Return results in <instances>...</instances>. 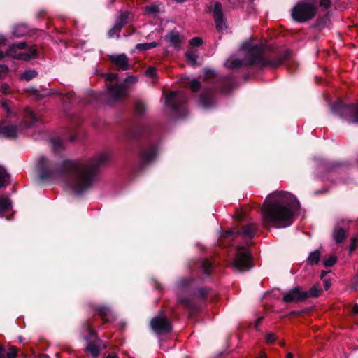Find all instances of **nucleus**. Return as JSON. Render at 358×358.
<instances>
[{"instance_id": "bb28decb", "label": "nucleus", "mask_w": 358, "mask_h": 358, "mask_svg": "<svg viewBox=\"0 0 358 358\" xmlns=\"http://www.w3.org/2000/svg\"><path fill=\"white\" fill-rule=\"evenodd\" d=\"M52 144L53 149L56 151H59L64 148L63 141L59 138L52 139Z\"/></svg>"}, {"instance_id": "13d9d810", "label": "nucleus", "mask_w": 358, "mask_h": 358, "mask_svg": "<svg viewBox=\"0 0 358 358\" xmlns=\"http://www.w3.org/2000/svg\"><path fill=\"white\" fill-rule=\"evenodd\" d=\"M106 358H118L116 355H109Z\"/></svg>"}, {"instance_id": "b1692460", "label": "nucleus", "mask_w": 358, "mask_h": 358, "mask_svg": "<svg viewBox=\"0 0 358 358\" xmlns=\"http://www.w3.org/2000/svg\"><path fill=\"white\" fill-rule=\"evenodd\" d=\"M8 179V173L3 166H0V188L6 183Z\"/></svg>"}, {"instance_id": "39448f33", "label": "nucleus", "mask_w": 358, "mask_h": 358, "mask_svg": "<svg viewBox=\"0 0 358 358\" xmlns=\"http://www.w3.org/2000/svg\"><path fill=\"white\" fill-rule=\"evenodd\" d=\"M315 12L316 6L312 1H303L294 6L292 15L294 20L302 22L313 18Z\"/></svg>"}, {"instance_id": "8fccbe9b", "label": "nucleus", "mask_w": 358, "mask_h": 358, "mask_svg": "<svg viewBox=\"0 0 358 358\" xmlns=\"http://www.w3.org/2000/svg\"><path fill=\"white\" fill-rule=\"evenodd\" d=\"M89 336L86 338L87 340H92L95 338V333L93 330L91 329L90 327H88Z\"/></svg>"}, {"instance_id": "79ce46f5", "label": "nucleus", "mask_w": 358, "mask_h": 358, "mask_svg": "<svg viewBox=\"0 0 358 358\" xmlns=\"http://www.w3.org/2000/svg\"><path fill=\"white\" fill-rule=\"evenodd\" d=\"M276 341L275 334L269 333L266 336V341L267 343H273Z\"/></svg>"}, {"instance_id": "cd10ccee", "label": "nucleus", "mask_w": 358, "mask_h": 358, "mask_svg": "<svg viewBox=\"0 0 358 358\" xmlns=\"http://www.w3.org/2000/svg\"><path fill=\"white\" fill-rule=\"evenodd\" d=\"M156 155V151L155 150H151L149 151H147L143 153V160L145 162H148L151 161L152 159H154L155 156Z\"/></svg>"}, {"instance_id": "c85d7f7f", "label": "nucleus", "mask_w": 358, "mask_h": 358, "mask_svg": "<svg viewBox=\"0 0 358 358\" xmlns=\"http://www.w3.org/2000/svg\"><path fill=\"white\" fill-rule=\"evenodd\" d=\"M185 83L188 85L194 92H196L200 87V83L195 79L188 80Z\"/></svg>"}, {"instance_id": "423d86ee", "label": "nucleus", "mask_w": 358, "mask_h": 358, "mask_svg": "<svg viewBox=\"0 0 358 358\" xmlns=\"http://www.w3.org/2000/svg\"><path fill=\"white\" fill-rule=\"evenodd\" d=\"M251 257L250 252L246 246H238L237 252L232 263L233 268L236 271H245L250 268Z\"/></svg>"}, {"instance_id": "bf43d9fd", "label": "nucleus", "mask_w": 358, "mask_h": 358, "mask_svg": "<svg viewBox=\"0 0 358 358\" xmlns=\"http://www.w3.org/2000/svg\"><path fill=\"white\" fill-rule=\"evenodd\" d=\"M293 354L292 353H287V355H286V358H293Z\"/></svg>"}, {"instance_id": "7c9ffc66", "label": "nucleus", "mask_w": 358, "mask_h": 358, "mask_svg": "<svg viewBox=\"0 0 358 358\" xmlns=\"http://www.w3.org/2000/svg\"><path fill=\"white\" fill-rule=\"evenodd\" d=\"M122 27V24H116L109 30L108 35L110 37H113L116 33L120 32Z\"/></svg>"}, {"instance_id": "58836bf2", "label": "nucleus", "mask_w": 358, "mask_h": 358, "mask_svg": "<svg viewBox=\"0 0 358 358\" xmlns=\"http://www.w3.org/2000/svg\"><path fill=\"white\" fill-rule=\"evenodd\" d=\"M201 43H202V39L199 37L193 38L189 41V44L192 46H199L201 45Z\"/></svg>"}, {"instance_id": "49530a36", "label": "nucleus", "mask_w": 358, "mask_h": 358, "mask_svg": "<svg viewBox=\"0 0 358 358\" xmlns=\"http://www.w3.org/2000/svg\"><path fill=\"white\" fill-rule=\"evenodd\" d=\"M146 75L150 77H154L156 75V70L155 68L150 67L146 71Z\"/></svg>"}, {"instance_id": "f8f14e48", "label": "nucleus", "mask_w": 358, "mask_h": 358, "mask_svg": "<svg viewBox=\"0 0 358 358\" xmlns=\"http://www.w3.org/2000/svg\"><path fill=\"white\" fill-rule=\"evenodd\" d=\"M151 327L157 334L167 333L171 330L170 323L162 313L151 320Z\"/></svg>"}, {"instance_id": "5fc2aeb1", "label": "nucleus", "mask_w": 358, "mask_h": 358, "mask_svg": "<svg viewBox=\"0 0 358 358\" xmlns=\"http://www.w3.org/2000/svg\"><path fill=\"white\" fill-rule=\"evenodd\" d=\"M352 311L353 314L358 313V305L357 304L354 306V307L352 308Z\"/></svg>"}, {"instance_id": "09e8293b", "label": "nucleus", "mask_w": 358, "mask_h": 358, "mask_svg": "<svg viewBox=\"0 0 358 358\" xmlns=\"http://www.w3.org/2000/svg\"><path fill=\"white\" fill-rule=\"evenodd\" d=\"M204 75L206 79L210 78L214 76V71L212 70H206Z\"/></svg>"}, {"instance_id": "6e6552de", "label": "nucleus", "mask_w": 358, "mask_h": 358, "mask_svg": "<svg viewBox=\"0 0 358 358\" xmlns=\"http://www.w3.org/2000/svg\"><path fill=\"white\" fill-rule=\"evenodd\" d=\"M187 97L182 92H171L165 98V105L176 113L185 110Z\"/></svg>"}, {"instance_id": "aec40b11", "label": "nucleus", "mask_w": 358, "mask_h": 358, "mask_svg": "<svg viewBox=\"0 0 358 358\" xmlns=\"http://www.w3.org/2000/svg\"><path fill=\"white\" fill-rule=\"evenodd\" d=\"M11 209V202L7 197L0 196V216Z\"/></svg>"}, {"instance_id": "c03bdc74", "label": "nucleus", "mask_w": 358, "mask_h": 358, "mask_svg": "<svg viewBox=\"0 0 358 358\" xmlns=\"http://www.w3.org/2000/svg\"><path fill=\"white\" fill-rule=\"evenodd\" d=\"M0 90L1 92L4 94H8L10 93V86L8 84H2Z\"/></svg>"}, {"instance_id": "f257e3e1", "label": "nucleus", "mask_w": 358, "mask_h": 358, "mask_svg": "<svg viewBox=\"0 0 358 358\" xmlns=\"http://www.w3.org/2000/svg\"><path fill=\"white\" fill-rule=\"evenodd\" d=\"M110 158V154L103 151L85 161L63 162L61 171L68 173L65 181L66 189L76 194L91 189L97 180L98 169L108 163Z\"/></svg>"}, {"instance_id": "680f3d73", "label": "nucleus", "mask_w": 358, "mask_h": 358, "mask_svg": "<svg viewBox=\"0 0 358 358\" xmlns=\"http://www.w3.org/2000/svg\"><path fill=\"white\" fill-rule=\"evenodd\" d=\"M4 57L3 51L0 49V60Z\"/></svg>"}, {"instance_id": "20e7f679", "label": "nucleus", "mask_w": 358, "mask_h": 358, "mask_svg": "<svg viewBox=\"0 0 358 358\" xmlns=\"http://www.w3.org/2000/svg\"><path fill=\"white\" fill-rule=\"evenodd\" d=\"M24 116L26 119L31 120V122H28L26 120L20 124L19 128L7 121L0 122V136L6 138H15L21 131L31 127V124L36 121L35 115L29 108L25 109Z\"/></svg>"}, {"instance_id": "e2e57ef3", "label": "nucleus", "mask_w": 358, "mask_h": 358, "mask_svg": "<svg viewBox=\"0 0 358 358\" xmlns=\"http://www.w3.org/2000/svg\"><path fill=\"white\" fill-rule=\"evenodd\" d=\"M180 301L181 303H185V304L187 305V307H189L188 303H186L185 301H183V300H182V299H180Z\"/></svg>"}, {"instance_id": "9b49d317", "label": "nucleus", "mask_w": 358, "mask_h": 358, "mask_svg": "<svg viewBox=\"0 0 358 358\" xmlns=\"http://www.w3.org/2000/svg\"><path fill=\"white\" fill-rule=\"evenodd\" d=\"M39 177L42 180L52 179L58 169L51 163L48 159L42 157L39 159L38 165Z\"/></svg>"}, {"instance_id": "052dcab7", "label": "nucleus", "mask_w": 358, "mask_h": 358, "mask_svg": "<svg viewBox=\"0 0 358 358\" xmlns=\"http://www.w3.org/2000/svg\"><path fill=\"white\" fill-rule=\"evenodd\" d=\"M355 285L358 287V273L357 274L355 277Z\"/></svg>"}, {"instance_id": "2f4dec72", "label": "nucleus", "mask_w": 358, "mask_h": 358, "mask_svg": "<svg viewBox=\"0 0 358 358\" xmlns=\"http://www.w3.org/2000/svg\"><path fill=\"white\" fill-rule=\"evenodd\" d=\"M201 268L206 274H209L211 268V264L207 259H203L201 264Z\"/></svg>"}, {"instance_id": "72a5a7b5", "label": "nucleus", "mask_w": 358, "mask_h": 358, "mask_svg": "<svg viewBox=\"0 0 358 358\" xmlns=\"http://www.w3.org/2000/svg\"><path fill=\"white\" fill-rule=\"evenodd\" d=\"M145 106L143 102L138 101L136 103V106H135L136 113H137L138 114H141L145 111Z\"/></svg>"}, {"instance_id": "6e6d98bb", "label": "nucleus", "mask_w": 358, "mask_h": 358, "mask_svg": "<svg viewBox=\"0 0 358 358\" xmlns=\"http://www.w3.org/2000/svg\"><path fill=\"white\" fill-rule=\"evenodd\" d=\"M266 354L264 352H262L256 358H266Z\"/></svg>"}, {"instance_id": "ea45409f", "label": "nucleus", "mask_w": 358, "mask_h": 358, "mask_svg": "<svg viewBox=\"0 0 358 358\" xmlns=\"http://www.w3.org/2000/svg\"><path fill=\"white\" fill-rule=\"evenodd\" d=\"M128 18V13H125L122 14L117 20L116 24H122V26L126 23L127 19Z\"/></svg>"}, {"instance_id": "3c124183", "label": "nucleus", "mask_w": 358, "mask_h": 358, "mask_svg": "<svg viewBox=\"0 0 358 358\" xmlns=\"http://www.w3.org/2000/svg\"><path fill=\"white\" fill-rule=\"evenodd\" d=\"M147 10L150 12V13H155L157 10V6H150V7H148L147 8Z\"/></svg>"}, {"instance_id": "7ed1b4c3", "label": "nucleus", "mask_w": 358, "mask_h": 358, "mask_svg": "<svg viewBox=\"0 0 358 358\" xmlns=\"http://www.w3.org/2000/svg\"><path fill=\"white\" fill-rule=\"evenodd\" d=\"M242 49L247 52L246 58L244 62L238 58L231 57L225 62L227 68H237L241 66L243 63L246 65H255L258 67L271 66H278L280 62H270L267 60L264 55V46L260 44L253 45L252 41L247 42L242 45Z\"/></svg>"}, {"instance_id": "1a4fd4ad", "label": "nucleus", "mask_w": 358, "mask_h": 358, "mask_svg": "<svg viewBox=\"0 0 358 358\" xmlns=\"http://www.w3.org/2000/svg\"><path fill=\"white\" fill-rule=\"evenodd\" d=\"M137 80V77L134 76H129L124 80L123 84H108L110 96L117 100L125 97L127 95V87L130 85L136 83Z\"/></svg>"}, {"instance_id": "0e129e2a", "label": "nucleus", "mask_w": 358, "mask_h": 358, "mask_svg": "<svg viewBox=\"0 0 358 358\" xmlns=\"http://www.w3.org/2000/svg\"><path fill=\"white\" fill-rule=\"evenodd\" d=\"M280 344L281 346H284L285 345V343L284 342H281Z\"/></svg>"}, {"instance_id": "a878e982", "label": "nucleus", "mask_w": 358, "mask_h": 358, "mask_svg": "<svg viewBox=\"0 0 358 358\" xmlns=\"http://www.w3.org/2000/svg\"><path fill=\"white\" fill-rule=\"evenodd\" d=\"M186 57L187 62L192 64V66H196V55L194 51H189L186 54Z\"/></svg>"}, {"instance_id": "c756f323", "label": "nucleus", "mask_w": 358, "mask_h": 358, "mask_svg": "<svg viewBox=\"0 0 358 358\" xmlns=\"http://www.w3.org/2000/svg\"><path fill=\"white\" fill-rule=\"evenodd\" d=\"M1 106L5 111L8 113H13L12 103L7 99H3L1 102Z\"/></svg>"}, {"instance_id": "de8ad7c7", "label": "nucleus", "mask_w": 358, "mask_h": 358, "mask_svg": "<svg viewBox=\"0 0 358 358\" xmlns=\"http://www.w3.org/2000/svg\"><path fill=\"white\" fill-rule=\"evenodd\" d=\"M320 6L324 7V8H328L331 6V1L330 0H321Z\"/></svg>"}, {"instance_id": "393cba45", "label": "nucleus", "mask_w": 358, "mask_h": 358, "mask_svg": "<svg viewBox=\"0 0 358 358\" xmlns=\"http://www.w3.org/2000/svg\"><path fill=\"white\" fill-rule=\"evenodd\" d=\"M156 42L137 44L136 48L140 50H147L157 46Z\"/></svg>"}, {"instance_id": "f03ea898", "label": "nucleus", "mask_w": 358, "mask_h": 358, "mask_svg": "<svg viewBox=\"0 0 358 358\" xmlns=\"http://www.w3.org/2000/svg\"><path fill=\"white\" fill-rule=\"evenodd\" d=\"M298 201L290 193L276 191L268 195L262 207L263 221L276 228L290 226Z\"/></svg>"}, {"instance_id": "c9c22d12", "label": "nucleus", "mask_w": 358, "mask_h": 358, "mask_svg": "<svg viewBox=\"0 0 358 358\" xmlns=\"http://www.w3.org/2000/svg\"><path fill=\"white\" fill-rule=\"evenodd\" d=\"M358 246V237L354 236L351 239V243L350 245V250L353 251L355 250L357 247Z\"/></svg>"}, {"instance_id": "a19ab883", "label": "nucleus", "mask_w": 358, "mask_h": 358, "mask_svg": "<svg viewBox=\"0 0 358 358\" xmlns=\"http://www.w3.org/2000/svg\"><path fill=\"white\" fill-rule=\"evenodd\" d=\"M17 29H22V31H20V32H17V29H15L13 31V34L16 37H20V36H23L25 34L26 29L23 26H20V27H17Z\"/></svg>"}, {"instance_id": "412c9836", "label": "nucleus", "mask_w": 358, "mask_h": 358, "mask_svg": "<svg viewBox=\"0 0 358 358\" xmlns=\"http://www.w3.org/2000/svg\"><path fill=\"white\" fill-rule=\"evenodd\" d=\"M201 104L204 108L210 107L213 105V99L208 94H203L201 98Z\"/></svg>"}, {"instance_id": "2eb2a0df", "label": "nucleus", "mask_w": 358, "mask_h": 358, "mask_svg": "<svg viewBox=\"0 0 358 358\" xmlns=\"http://www.w3.org/2000/svg\"><path fill=\"white\" fill-rule=\"evenodd\" d=\"M349 222L342 220H341L334 229L333 237L336 243H341L345 238L346 231L342 227L345 224Z\"/></svg>"}, {"instance_id": "e433bc0d", "label": "nucleus", "mask_w": 358, "mask_h": 358, "mask_svg": "<svg viewBox=\"0 0 358 358\" xmlns=\"http://www.w3.org/2000/svg\"><path fill=\"white\" fill-rule=\"evenodd\" d=\"M8 72V68L6 65H0V79L5 78Z\"/></svg>"}, {"instance_id": "f3484780", "label": "nucleus", "mask_w": 358, "mask_h": 358, "mask_svg": "<svg viewBox=\"0 0 358 358\" xmlns=\"http://www.w3.org/2000/svg\"><path fill=\"white\" fill-rule=\"evenodd\" d=\"M110 59L120 70H127L129 68L128 58L124 54L112 55Z\"/></svg>"}, {"instance_id": "6ab92c4d", "label": "nucleus", "mask_w": 358, "mask_h": 358, "mask_svg": "<svg viewBox=\"0 0 358 358\" xmlns=\"http://www.w3.org/2000/svg\"><path fill=\"white\" fill-rule=\"evenodd\" d=\"M256 230V226L253 224H250L244 226L238 234L244 238H251L254 236Z\"/></svg>"}, {"instance_id": "a211bd4d", "label": "nucleus", "mask_w": 358, "mask_h": 358, "mask_svg": "<svg viewBox=\"0 0 358 358\" xmlns=\"http://www.w3.org/2000/svg\"><path fill=\"white\" fill-rule=\"evenodd\" d=\"M101 348H106V345L105 344L102 345V342L101 341H97L96 342L89 343L85 350L90 353L92 357H96L99 355Z\"/></svg>"}, {"instance_id": "5701e85b", "label": "nucleus", "mask_w": 358, "mask_h": 358, "mask_svg": "<svg viewBox=\"0 0 358 358\" xmlns=\"http://www.w3.org/2000/svg\"><path fill=\"white\" fill-rule=\"evenodd\" d=\"M37 76V72L34 70H27L23 73L20 79L29 81Z\"/></svg>"}, {"instance_id": "4be33fe9", "label": "nucleus", "mask_w": 358, "mask_h": 358, "mask_svg": "<svg viewBox=\"0 0 358 358\" xmlns=\"http://www.w3.org/2000/svg\"><path fill=\"white\" fill-rule=\"evenodd\" d=\"M320 256V252L317 250H315L310 254L308 259V262L310 264H315L319 262Z\"/></svg>"}, {"instance_id": "0eeeda50", "label": "nucleus", "mask_w": 358, "mask_h": 358, "mask_svg": "<svg viewBox=\"0 0 358 358\" xmlns=\"http://www.w3.org/2000/svg\"><path fill=\"white\" fill-rule=\"evenodd\" d=\"M332 110L350 122L358 124V105H345L339 102L332 106Z\"/></svg>"}, {"instance_id": "4468645a", "label": "nucleus", "mask_w": 358, "mask_h": 358, "mask_svg": "<svg viewBox=\"0 0 358 358\" xmlns=\"http://www.w3.org/2000/svg\"><path fill=\"white\" fill-rule=\"evenodd\" d=\"M307 298L305 292H302L299 288L296 287L284 295L283 300L285 302L290 303L303 300Z\"/></svg>"}, {"instance_id": "37998d69", "label": "nucleus", "mask_w": 358, "mask_h": 358, "mask_svg": "<svg viewBox=\"0 0 358 358\" xmlns=\"http://www.w3.org/2000/svg\"><path fill=\"white\" fill-rule=\"evenodd\" d=\"M117 78V73H107L106 75V79L108 82H113L116 80Z\"/></svg>"}, {"instance_id": "4c0bfd02", "label": "nucleus", "mask_w": 358, "mask_h": 358, "mask_svg": "<svg viewBox=\"0 0 358 358\" xmlns=\"http://www.w3.org/2000/svg\"><path fill=\"white\" fill-rule=\"evenodd\" d=\"M110 313V310L108 308H101L99 310V314L102 318H106L108 320L106 317Z\"/></svg>"}, {"instance_id": "ddd939ff", "label": "nucleus", "mask_w": 358, "mask_h": 358, "mask_svg": "<svg viewBox=\"0 0 358 358\" xmlns=\"http://www.w3.org/2000/svg\"><path fill=\"white\" fill-rule=\"evenodd\" d=\"M213 17L215 22L216 29L219 31H223L227 29L225 20L223 17L222 6L220 3L216 2L213 8Z\"/></svg>"}, {"instance_id": "dca6fc26", "label": "nucleus", "mask_w": 358, "mask_h": 358, "mask_svg": "<svg viewBox=\"0 0 358 358\" xmlns=\"http://www.w3.org/2000/svg\"><path fill=\"white\" fill-rule=\"evenodd\" d=\"M166 41L173 46L176 50H178L180 48L182 38L178 33L171 31L165 36Z\"/></svg>"}, {"instance_id": "f704fd0d", "label": "nucleus", "mask_w": 358, "mask_h": 358, "mask_svg": "<svg viewBox=\"0 0 358 358\" xmlns=\"http://www.w3.org/2000/svg\"><path fill=\"white\" fill-rule=\"evenodd\" d=\"M336 258L334 256H331L324 260V264L326 266H331L336 263Z\"/></svg>"}, {"instance_id": "864d4df0", "label": "nucleus", "mask_w": 358, "mask_h": 358, "mask_svg": "<svg viewBox=\"0 0 358 358\" xmlns=\"http://www.w3.org/2000/svg\"><path fill=\"white\" fill-rule=\"evenodd\" d=\"M5 42H6V38L3 36H0V48H2V46L5 43Z\"/></svg>"}, {"instance_id": "9d476101", "label": "nucleus", "mask_w": 358, "mask_h": 358, "mask_svg": "<svg viewBox=\"0 0 358 358\" xmlns=\"http://www.w3.org/2000/svg\"><path fill=\"white\" fill-rule=\"evenodd\" d=\"M27 47V43L20 42L17 44H13L9 47L7 55L21 60H29L36 55V50L31 48L27 52H17V50H24Z\"/></svg>"}, {"instance_id": "473e14b6", "label": "nucleus", "mask_w": 358, "mask_h": 358, "mask_svg": "<svg viewBox=\"0 0 358 358\" xmlns=\"http://www.w3.org/2000/svg\"><path fill=\"white\" fill-rule=\"evenodd\" d=\"M305 292L307 294V298L308 297H315V296H319L320 290L317 289V286H314L313 287H312L310 289L309 292Z\"/></svg>"}, {"instance_id": "a18cd8bd", "label": "nucleus", "mask_w": 358, "mask_h": 358, "mask_svg": "<svg viewBox=\"0 0 358 358\" xmlns=\"http://www.w3.org/2000/svg\"><path fill=\"white\" fill-rule=\"evenodd\" d=\"M17 356V350L16 348L12 347L9 349V352L7 354V357L8 358H15Z\"/></svg>"}, {"instance_id": "603ef678", "label": "nucleus", "mask_w": 358, "mask_h": 358, "mask_svg": "<svg viewBox=\"0 0 358 358\" xmlns=\"http://www.w3.org/2000/svg\"><path fill=\"white\" fill-rule=\"evenodd\" d=\"M0 358H5L4 349L1 345H0Z\"/></svg>"}, {"instance_id": "4d7b16f0", "label": "nucleus", "mask_w": 358, "mask_h": 358, "mask_svg": "<svg viewBox=\"0 0 358 358\" xmlns=\"http://www.w3.org/2000/svg\"><path fill=\"white\" fill-rule=\"evenodd\" d=\"M330 286H331V283L329 281L325 280L324 281V288H325V289L327 290L330 287Z\"/></svg>"}]
</instances>
